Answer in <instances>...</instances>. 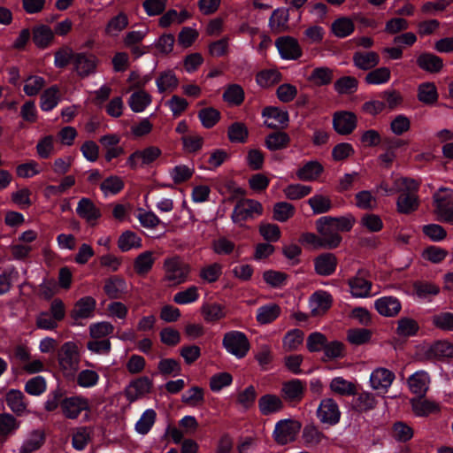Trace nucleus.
I'll return each instance as SVG.
<instances>
[{"label": "nucleus", "instance_id": "9b49d317", "mask_svg": "<svg viewBox=\"0 0 453 453\" xmlns=\"http://www.w3.org/2000/svg\"><path fill=\"white\" fill-rule=\"evenodd\" d=\"M317 416L323 424L335 425L341 418L338 404L331 398L323 399L317 410Z\"/></svg>", "mask_w": 453, "mask_h": 453}, {"label": "nucleus", "instance_id": "5701e85b", "mask_svg": "<svg viewBox=\"0 0 453 453\" xmlns=\"http://www.w3.org/2000/svg\"><path fill=\"white\" fill-rule=\"evenodd\" d=\"M377 311L384 317H394L401 310V303L397 298L393 296H383L374 303Z\"/></svg>", "mask_w": 453, "mask_h": 453}, {"label": "nucleus", "instance_id": "0eeeda50", "mask_svg": "<svg viewBox=\"0 0 453 453\" xmlns=\"http://www.w3.org/2000/svg\"><path fill=\"white\" fill-rule=\"evenodd\" d=\"M262 213L263 206L258 201L244 199L240 201L234 208L232 219L237 223L255 216H259Z\"/></svg>", "mask_w": 453, "mask_h": 453}, {"label": "nucleus", "instance_id": "a19ab883", "mask_svg": "<svg viewBox=\"0 0 453 453\" xmlns=\"http://www.w3.org/2000/svg\"><path fill=\"white\" fill-rule=\"evenodd\" d=\"M104 290L110 298H119L127 291V284L123 279L112 277L105 281Z\"/></svg>", "mask_w": 453, "mask_h": 453}, {"label": "nucleus", "instance_id": "864d4df0", "mask_svg": "<svg viewBox=\"0 0 453 453\" xmlns=\"http://www.w3.org/2000/svg\"><path fill=\"white\" fill-rule=\"evenodd\" d=\"M397 210L401 213H411L418 208V203L415 193H403L397 200Z\"/></svg>", "mask_w": 453, "mask_h": 453}, {"label": "nucleus", "instance_id": "e433bc0d", "mask_svg": "<svg viewBox=\"0 0 453 453\" xmlns=\"http://www.w3.org/2000/svg\"><path fill=\"white\" fill-rule=\"evenodd\" d=\"M323 172L322 165L318 161H310L306 163L296 172V176L303 181L316 180Z\"/></svg>", "mask_w": 453, "mask_h": 453}, {"label": "nucleus", "instance_id": "3c124183", "mask_svg": "<svg viewBox=\"0 0 453 453\" xmlns=\"http://www.w3.org/2000/svg\"><path fill=\"white\" fill-rule=\"evenodd\" d=\"M330 388L341 395H351L356 393V386L342 377H335L330 382Z\"/></svg>", "mask_w": 453, "mask_h": 453}, {"label": "nucleus", "instance_id": "f8f14e48", "mask_svg": "<svg viewBox=\"0 0 453 453\" xmlns=\"http://www.w3.org/2000/svg\"><path fill=\"white\" fill-rule=\"evenodd\" d=\"M275 46L283 59L295 60L302 55V50L296 39L291 36L279 37Z\"/></svg>", "mask_w": 453, "mask_h": 453}, {"label": "nucleus", "instance_id": "4d7b16f0", "mask_svg": "<svg viewBox=\"0 0 453 453\" xmlns=\"http://www.w3.org/2000/svg\"><path fill=\"white\" fill-rule=\"evenodd\" d=\"M390 70L388 67H379L368 73L365 78L367 84L380 85L387 83L390 79Z\"/></svg>", "mask_w": 453, "mask_h": 453}, {"label": "nucleus", "instance_id": "774afa93", "mask_svg": "<svg viewBox=\"0 0 453 453\" xmlns=\"http://www.w3.org/2000/svg\"><path fill=\"white\" fill-rule=\"evenodd\" d=\"M223 98L229 104L239 105L243 102L244 99L243 89L237 84L230 85L225 90Z\"/></svg>", "mask_w": 453, "mask_h": 453}, {"label": "nucleus", "instance_id": "6e6d98bb", "mask_svg": "<svg viewBox=\"0 0 453 453\" xmlns=\"http://www.w3.org/2000/svg\"><path fill=\"white\" fill-rule=\"evenodd\" d=\"M124 188L123 180L116 175L106 178L100 185V188L105 196L118 194Z\"/></svg>", "mask_w": 453, "mask_h": 453}, {"label": "nucleus", "instance_id": "b1692460", "mask_svg": "<svg viewBox=\"0 0 453 453\" xmlns=\"http://www.w3.org/2000/svg\"><path fill=\"white\" fill-rule=\"evenodd\" d=\"M201 314L207 323H216L226 316V310L223 304L218 303H205L201 306Z\"/></svg>", "mask_w": 453, "mask_h": 453}, {"label": "nucleus", "instance_id": "1a4fd4ad", "mask_svg": "<svg viewBox=\"0 0 453 453\" xmlns=\"http://www.w3.org/2000/svg\"><path fill=\"white\" fill-rule=\"evenodd\" d=\"M262 117L265 127L271 129L284 128L289 122L288 112L283 109L269 106L262 111Z\"/></svg>", "mask_w": 453, "mask_h": 453}, {"label": "nucleus", "instance_id": "c756f323", "mask_svg": "<svg viewBox=\"0 0 453 453\" xmlns=\"http://www.w3.org/2000/svg\"><path fill=\"white\" fill-rule=\"evenodd\" d=\"M418 65L428 73H439L443 67L442 59L432 53H422L417 58Z\"/></svg>", "mask_w": 453, "mask_h": 453}, {"label": "nucleus", "instance_id": "4be33fe9", "mask_svg": "<svg viewBox=\"0 0 453 453\" xmlns=\"http://www.w3.org/2000/svg\"><path fill=\"white\" fill-rule=\"evenodd\" d=\"M430 384V376L426 371H418L408 379L410 390L418 395L423 396Z\"/></svg>", "mask_w": 453, "mask_h": 453}, {"label": "nucleus", "instance_id": "a18cd8bd", "mask_svg": "<svg viewBox=\"0 0 453 453\" xmlns=\"http://www.w3.org/2000/svg\"><path fill=\"white\" fill-rule=\"evenodd\" d=\"M418 98L426 104H433L438 100L437 88L433 82L421 83L418 88Z\"/></svg>", "mask_w": 453, "mask_h": 453}, {"label": "nucleus", "instance_id": "2f4dec72", "mask_svg": "<svg viewBox=\"0 0 453 453\" xmlns=\"http://www.w3.org/2000/svg\"><path fill=\"white\" fill-rule=\"evenodd\" d=\"M54 40L53 30L46 26L41 25L33 30V41L35 44L40 49L49 47Z\"/></svg>", "mask_w": 453, "mask_h": 453}, {"label": "nucleus", "instance_id": "f03ea898", "mask_svg": "<svg viewBox=\"0 0 453 453\" xmlns=\"http://www.w3.org/2000/svg\"><path fill=\"white\" fill-rule=\"evenodd\" d=\"M434 213L441 221L453 224V189L441 188L434 194Z\"/></svg>", "mask_w": 453, "mask_h": 453}, {"label": "nucleus", "instance_id": "58836bf2", "mask_svg": "<svg viewBox=\"0 0 453 453\" xmlns=\"http://www.w3.org/2000/svg\"><path fill=\"white\" fill-rule=\"evenodd\" d=\"M307 202L314 214L326 213L332 208L331 198L326 195L315 194Z\"/></svg>", "mask_w": 453, "mask_h": 453}, {"label": "nucleus", "instance_id": "a211bd4d", "mask_svg": "<svg viewBox=\"0 0 453 453\" xmlns=\"http://www.w3.org/2000/svg\"><path fill=\"white\" fill-rule=\"evenodd\" d=\"M333 302L332 296L326 291H317L310 298L311 311L314 316L324 314L330 307Z\"/></svg>", "mask_w": 453, "mask_h": 453}, {"label": "nucleus", "instance_id": "bb28decb", "mask_svg": "<svg viewBox=\"0 0 453 453\" xmlns=\"http://www.w3.org/2000/svg\"><path fill=\"white\" fill-rule=\"evenodd\" d=\"M314 265L318 274L328 276L334 273L337 265V258L332 253H325L315 259Z\"/></svg>", "mask_w": 453, "mask_h": 453}, {"label": "nucleus", "instance_id": "ddd939ff", "mask_svg": "<svg viewBox=\"0 0 453 453\" xmlns=\"http://www.w3.org/2000/svg\"><path fill=\"white\" fill-rule=\"evenodd\" d=\"M357 116L350 111H338L334 114L333 127L342 135L349 134L357 127Z\"/></svg>", "mask_w": 453, "mask_h": 453}, {"label": "nucleus", "instance_id": "72a5a7b5", "mask_svg": "<svg viewBox=\"0 0 453 453\" xmlns=\"http://www.w3.org/2000/svg\"><path fill=\"white\" fill-rule=\"evenodd\" d=\"M24 398V394L17 389H11L5 396L7 405L17 415H23L27 412Z\"/></svg>", "mask_w": 453, "mask_h": 453}, {"label": "nucleus", "instance_id": "6e6552de", "mask_svg": "<svg viewBox=\"0 0 453 453\" xmlns=\"http://www.w3.org/2000/svg\"><path fill=\"white\" fill-rule=\"evenodd\" d=\"M161 153L158 147L150 146L131 154L127 160V165L132 169H137L153 163Z\"/></svg>", "mask_w": 453, "mask_h": 453}, {"label": "nucleus", "instance_id": "c03bdc74", "mask_svg": "<svg viewBox=\"0 0 453 453\" xmlns=\"http://www.w3.org/2000/svg\"><path fill=\"white\" fill-rule=\"evenodd\" d=\"M43 443V434L40 430L31 432L24 440L19 453H32L37 450Z\"/></svg>", "mask_w": 453, "mask_h": 453}, {"label": "nucleus", "instance_id": "603ef678", "mask_svg": "<svg viewBox=\"0 0 453 453\" xmlns=\"http://www.w3.org/2000/svg\"><path fill=\"white\" fill-rule=\"evenodd\" d=\"M432 324L434 327L447 332L453 331V312L441 311L431 319Z\"/></svg>", "mask_w": 453, "mask_h": 453}, {"label": "nucleus", "instance_id": "39448f33", "mask_svg": "<svg viewBox=\"0 0 453 453\" xmlns=\"http://www.w3.org/2000/svg\"><path fill=\"white\" fill-rule=\"evenodd\" d=\"M301 423L294 419H281L275 425L273 437L280 445L294 441L301 430Z\"/></svg>", "mask_w": 453, "mask_h": 453}, {"label": "nucleus", "instance_id": "2eb2a0df", "mask_svg": "<svg viewBox=\"0 0 453 453\" xmlns=\"http://www.w3.org/2000/svg\"><path fill=\"white\" fill-rule=\"evenodd\" d=\"M76 212L91 226L96 225L97 219L102 216L100 209L87 197H82L78 202Z\"/></svg>", "mask_w": 453, "mask_h": 453}, {"label": "nucleus", "instance_id": "dca6fc26", "mask_svg": "<svg viewBox=\"0 0 453 453\" xmlns=\"http://www.w3.org/2000/svg\"><path fill=\"white\" fill-rule=\"evenodd\" d=\"M98 59L92 54L78 53L73 56V65L80 76L85 77L94 73Z\"/></svg>", "mask_w": 453, "mask_h": 453}, {"label": "nucleus", "instance_id": "4c0bfd02", "mask_svg": "<svg viewBox=\"0 0 453 453\" xmlns=\"http://www.w3.org/2000/svg\"><path fill=\"white\" fill-rule=\"evenodd\" d=\"M427 355L439 359L453 357V343L446 340L438 341L429 347Z\"/></svg>", "mask_w": 453, "mask_h": 453}, {"label": "nucleus", "instance_id": "393cba45", "mask_svg": "<svg viewBox=\"0 0 453 453\" xmlns=\"http://www.w3.org/2000/svg\"><path fill=\"white\" fill-rule=\"evenodd\" d=\"M281 398L276 395L266 394L258 400V408L263 415H272L283 409Z\"/></svg>", "mask_w": 453, "mask_h": 453}, {"label": "nucleus", "instance_id": "6ab92c4d", "mask_svg": "<svg viewBox=\"0 0 453 453\" xmlns=\"http://www.w3.org/2000/svg\"><path fill=\"white\" fill-rule=\"evenodd\" d=\"M350 293L353 296L365 298L370 296L371 282L365 277V273L359 271L356 276L349 280Z\"/></svg>", "mask_w": 453, "mask_h": 453}, {"label": "nucleus", "instance_id": "69168bd1", "mask_svg": "<svg viewBox=\"0 0 453 453\" xmlns=\"http://www.w3.org/2000/svg\"><path fill=\"white\" fill-rule=\"evenodd\" d=\"M248 134L246 126L240 122L233 123L227 130V136L231 142H245Z\"/></svg>", "mask_w": 453, "mask_h": 453}, {"label": "nucleus", "instance_id": "37998d69", "mask_svg": "<svg viewBox=\"0 0 453 453\" xmlns=\"http://www.w3.org/2000/svg\"><path fill=\"white\" fill-rule=\"evenodd\" d=\"M118 247L124 252L132 249H139L142 247V239L138 234L128 230L122 233L119 236Z\"/></svg>", "mask_w": 453, "mask_h": 453}, {"label": "nucleus", "instance_id": "e2e57ef3", "mask_svg": "<svg viewBox=\"0 0 453 453\" xmlns=\"http://www.w3.org/2000/svg\"><path fill=\"white\" fill-rule=\"evenodd\" d=\"M258 230L262 237L269 242L279 241L281 235L280 227L273 223L261 222Z\"/></svg>", "mask_w": 453, "mask_h": 453}, {"label": "nucleus", "instance_id": "bf43d9fd", "mask_svg": "<svg viewBox=\"0 0 453 453\" xmlns=\"http://www.w3.org/2000/svg\"><path fill=\"white\" fill-rule=\"evenodd\" d=\"M76 381L81 388H90L97 385L99 375L94 370L85 369L77 374Z\"/></svg>", "mask_w": 453, "mask_h": 453}, {"label": "nucleus", "instance_id": "0e129e2a", "mask_svg": "<svg viewBox=\"0 0 453 453\" xmlns=\"http://www.w3.org/2000/svg\"><path fill=\"white\" fill-rule=\"evenodd\" d=\"M311 187L303 184H290L283 189L285 196L290 200H298L311 192Z\"/></svg>", "mask_w": 453, "mask_h": 453}, {"label": "nucleus", "instance_id": "20e7f679", "mask_svg": "<svg viewBox=\"0 0 453 453\" xmlns=\"http://www.w3.org/2000/svg\"><path fill=\"white\" fill-rule=\"evenodd\" d=\"M222 344L228 353L237 358L244 357L250 349L247 336L240 331H230L225 334Z\"/></svg>", "mask_w": 453, "mask_h": 453}, {"label": "nucleus", "instance_id": "8fccbe9b", "mask_svg": "<svg viewBox=\"0 0 453 453\" xmlns=\"http://www.w3.org/2000/svg\"><path fill=\"white\" fill-rule=\"evenodd\" d=\"M353 21L347 17H342L334 20L332 24V31L335 36L343 38L349 35L354 31Z\"/></svg>", "mask_w": 453, "mask_h": 453}, {"label": "nucleus", "instance_id": "423d86ee", "mask_svg": "<svg viewBox=\"0 0 453 453\" xmlns=\"http://www.w3.org/2000/svg\"><path fill=\"white\" fill-rule=\"evenodd\" d=\"M316 229L319 234H320L324 249L333 250L339 247L342 238L334 225H330L326 219L324 217L319 218L316 221Z\"/></svg>", "mask_w": 453, "mask_h": 453}, {"label": "nucleus", "instance_id": "7c9ffc66", "mask_svg": "<svg viewBox=\"0 0 453 453\" xmlns=\"http://www.w3.org/2000/svg\"><path fill=\"white\" fill-rule=\"evenodd\" d=\"M289 13L287 9L279 8L273 12L269 26L274 33H281L288 28Z\"/></svg>", "mask_w": 453, "mask_h": 453}, {"label": "nucleus", "instance_id": "f704fd0d", "mask_svg": "<svg viewBox=\"0 0 453 453\" xmlns=\"http://www.w3.org/2000/svg\"><path fill=\"white\" fill-rule=\"evenodd\" d=\"M152 97L145 90L134 92L129 99L128 105L134 112H142L151 104Z\"/></svg>", "mask_w": 453, "mask_h": 453}, {"label": "nucleus", "instance_id": "9d476101", "mask_svg": "<svg viewBox=\"0 0 453 453\" xmlns=\"http://www.w3.org/2000/svg\"><path fill=\"white\" fill-rule=\"evenodd\" d=\"M60 407L64 416L67 418H76L83 411L89 409L87 398L81 395H73L62 400Z\"/></svg>", "mask_w": 453, "mask_h": 453}, {"label": "nucleus", "instance_id": "f257e3e1", "mask_svg": "<svg viewBox=\"0 0 453 453\" xmlns=\"http://www.w3.org/2000/svg\"><path fill=\"white\" fill-rule=\"evenodd\" d=\"M81 355L74 342H65L58 352V363L63 375L73 379L79 369Z\"/></svg>", "mask_w": 453, "mask_h": 453}, {"label": "nucleus", "instance_id": "412c9836", "mask_svg": "<svg viewBox=\"0 0 453 453\" xmlns=\"http://www.w3.org/2000/svg\"><path fill=\"white\" fill-rule=\"evenodd\" d=\"M305 383L298 379H293L282 384L281 395L287 401L298 402L302 399Z\"/></svg>", "mask_w": 453, "mask_h": 453}, {"label": "nucleus", "instance_id": "4468645a", "mask_svg": "<svg viewBox=\"0 0 453 453\" xmlns=\"http://www.w3.org/2000/svg\"><path fill=\"white\" fill-rule=\"evenodd\" d=\"M395 380V374L383 367L374 369L370 375L371 387L375 390L387 392Z\"/></svg>", "mask_w": 453, "mask_h": 453}, {"label": "nucleus", "instance_id": "ea45409f", "mask_svg": "<svg viewBox=\"0 0 453 453\" xmlns=\"http://www.w3.org/2000/svg\"><path fill=\"white\" fill-rule=\"evenodd\" d=\"M280 314V308L275 303H269L259 307L257 311V320L260 324H269L274 321Z\"/></svg>", "mask_w": 453, "mask_h": 453}, {"label": "nucleus", "instance_id": "aec40b11", "mask_svg": "<svg viewBox=\"0 0 453 453\" xmlns=\"http://www.w3.org/2000/svg\"><path fill=\"white\" fill-rule=\"evenodd\" d=\"M151 380L148 377H141L132 381L126 388V396L128 401L134 402L149 393L151 388Z\"/></svg>", "mask_w": 453, "mask_h": 453}, {"label": "nucleus", "instance_id": "7ed1b4c3", "mask_svg": "<svg viewBox=\"0 0 453 453\" xmlns=\"http://www.w3.org/2000/svg\"><path fill=\"white\" fill-rule=\"evenodd\" d=\"M164 269L165 280L174 285L187 281L190 273V266L177 257L165 259Z\"/></svg>", "mask_w": 453, "mask_h": 453}, {"label": "nucleus", "instance_id": "c9c22d12", "mask_svg": "<svg viewBox=\"0 0 453 453\" xmlns=\"http://www.w3.org/2000/svg\"><path fill=\"white\" fill-rule=\"evenodd\" d=\"M157 418V413L153 409L145 410L134 425V430L138 434L145 435L153 427Z\"/></svg>", "mask_w": 453, "mask_h": 453}, {"label": "nucleus", "instance_id": "338daca9", "mask_svg": "<svg viewBox=\"0 0 453 453\" xmlns=\"http://www.w3.org/2000/svg\"><path fill=\"white\" fill-rule=\"evenodd\" d=\"M157 369L160 373L167 376H178L181 372L180 363L173 358H164L158 362Z\"/></svg>", "mask_w": 453, "mask_h": 453}, {"label": "nucleus", "instance_id": "49530a36", "mask_svg": "<svg viewBox=\"0 0 453 453\" xmlns=\"http://www.w3.org/2000/svg\"><path fill=\"white\" fill-rule=\"evenodd\" d=\"M411 406L413 412L419 417L427 416L439 411V405L436 403L422 398L412 399Z\"/></svg>", "mask_w": 453, "mask_h": 453}, {"label": "nucleus", "instance_id": "5fc2aeb1", "mask_svg": "<svg viewBox=\"0 0 453 453\" xmlns=\"http://www.w3.org/2000/svg\"><path fill=\"white\" fill-rule=\"evenodd\" d=\"M181 401L189 406H199L204 402V391L200 387H192L182 395Z\"/></svg>", "mask_w": 453, "mask_h": 453}, {"label": "nucleus", "instance_id": "f3484780", "mask_svg": "<svg viewBox=\"0 0 453 453\" xmlns=\"http://www.w3.org/2000/svg\"><path fill=\"white\" fill-rule=\"evenodd\" d=\"M96 305V301L95 298L92 296H84L75 303L71 316L75 320L92 318Z\"/></svg>", "mask_w": 453, "mask_h": 453}, {"label": "nucleus", "instance_id": "79ce46f5", "mask_svg": "<svg viewBox=\"0 0 453 453\" xmlns=\"http://www.w3.org/2000/svg\"><path fill=\"white\" fill-rule=\"evenodd\" d=\"M290 142L289 135L285 132H276L266 136L265 146L270 150H280L287 148Z\"/></svg>", "mask_w": 453, "mask_h": 453}, {"label": "nucleus", "instance_id": "a878e982", "mask_svg": "<svg viewBox=\"0 0 453 453\" xmlns=\"http://www.w3.org/2000/svg\"><path fill=\"white\" fill-rule=\"evenodd\" d=\"M155 82L159 93L173 92L179 86V79L173 70L159 73Z\"/></svg>", "mask_w": 453, "mask_h": 453}, {"label": "nucleus", "instance_id": "de8ad7c7", "mask_svg": "<svg viewBox=\"0 0 453 453\" xmlns=\"http://www.w3.org/2000/svg\"><path fill=\"white\" fill-rule=\"evenodd\" d=\"M273 219L279 222H286L295 215L296 208L289 203L279 202L273 205Z\"/></svg>", "mask_w": 453, "mask_h": 453}, {"label": "nucleus", "instance_id": "473e14b6", "mask_svg": "<svg viewBox=\"0 0 453 453\" xmlns=\"http://www.w3.org/2000/svg\"><path fill=\"white\" fill-rule=\"evenodd\" d=\"M60 94L58 86L54 85L45 89L40 97V107L43 111L53 110L59 103Z\"/></svg>", "mask_w": 453, "mask_h": 453}, {"label": "nucleus", "instance_id": "052dcab7", "mask_svg": "<svg viewBox=\"0 0 453 453\" xmlns=\"http://www.w3.org/2000/svg\"><path fill=\"white\" fill-rule=\"evenodd\" d=\"M154 264V257L151 251H145L140 254L134 261V270L138 274H146L150 271Z\"/></svg>", "mask_w": 453, "mask_h": 453}, {"label": "nucleus", "instance_id": "09e8293b", "mask_svg": "<svg viewBox=\"0 0 453 453\" xmlns=\"http://www.w3.org/2000/svg\"><path fill=\"white\" fill-rule=\"evenodd\" d=\"M416 296L420 299H426L437 296L440 293V287L428 281H417L413 284Z\"/></svg>", "mask_w": 453, "mask_h": 453}, {"label": "nucleus", "instance_id": "13d9d810", "mask_svg": "<svg viewBox=\"0 0 453 453\" xmlns=\"http://www.w3.org/2000/svg\"><path fill=\"white\" fill-rule=\"evenodd\" d=\"M194 173V168L186 165H178L169 171V175L175 184L188 180Z\"/></svg>", "mask_w": 453, "mask_h": 453}, {"label": "nucleus", "instance_id": "680f3d73", "mask_svg": "<svg viewBox=\"0 0 453 453\" xmlns=\"http://www.w3.org/2000/svg\"><path fill=\"white\" fill-rule=\"evenodd\" d=\"M356 205L362 210H373L377 207L376 197L368 190H362L355 196Z\"/></svg>", "mask_w": 453, "mask_h": 453}, {"label": "nucleus", "instance_id": "c85d7f7f", "mask_svg": "<svg viewBox=\"0 0 453 453\" xmlns=\"http://www.w3.org/2000/svg\"><path fill=\"white\" fill-rule=\"evenodd\" d=\"M353 63L358 69L366 71L379 65L380 57L374 51H357L353 55Z\"/></svg>", "mask_w": 453, "mask_h": 453}, {"label": "nucleus", "instance_id": "cd10ccee", "mask_svg": "<svg viewBox=\"0 0 453 453\" xmlns=\"http://www.w3.org/2000/svg\"><path fill=\"white\" fill-rule=\"evenodd\" d=\"M128 24L129 20L127 15L124 12H119L109 19L105 26L104 33L111 38H116L127 27Z\"/></svg>", "mask_w": 453, "mask_h": 453}]
</instances>
